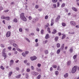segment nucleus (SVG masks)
<instances>
[{
  "instance_id": "nucleus-17",
  "label": "nucleus",
  "mask_w": 79,
  "mask_h": 79,
  "mask_svg": "<svg viewBox=\"0 0 79 79\" xmlns=\"http://www.w3.org/2000/svg\"><path fill=\"white\" fill-rule=\"evenodd\" d=\"M25 76L26 77V79H28L29 78V74L28 73H26L25 74Z\"/></svg>"
},
{
  "instance_id": "nucleus-38",
  "label": "nucleus",
  "mask_w": 79,
  "mask_h": 79,
  "mask_svg": "<svg viewBox=\"0 0 79 79\" xmlns=\"http://www.w3.org/2000/svg\"><path fill=\"white\" fill-rule=\"evenodd\" d=\"M37 70L39 73H40V72H41V69H37Z\"/></svg>"
},
{
  "instance_id": "nucleus-7",
  "label": "nucleus",
  "mask_w": 79,
  "mask_h": 79,
  "mask_svg": "<svg viewBox=\"0 0 79 79\" xmlns=\"http://www.w3.org/2000/svg\"><path fill=\"white\" fill-rule=\"evenodd\" d=\"M11 35V32L10 31H8L6 34V37H9Z\"/></svg>"
},
{
  "instance_id": "nucleus-6",
  "label": "nucleus",
  "mask_w": 79,
  "mask_h": 79,
  "mask_svg": "<svg viewBox=\"0 0 79 79\" xmlns=\"http://www.w3.org/2000/svg\"><path fill=\"white\" fill-rule=\"evenodd\" d=\"M39 20V18H36L33 20V23H35V22Z\"/></svg>"
},
{
  "instance_id": "nucleus-48",
  "label": "nucleus",
  "mask_w": 79,
  "mask_h": 79,
  "mask_svg": "<svg viewBox=\"0 0 79 79\" xmlns=\"http://www.w3.org/2000/svg\"><path fill=\"white\" fill-rule=\"evenodd\" d=\"M3 9V8L2 6H0V11L2 10Z\"/></svg>"
},
{
  "instance_id": "nucleus-36",
  "label": "nucleus",
  "mask_w": 79,
  "mask_h": 79,
  "mask_svg": "<svg viewBox=\"0 0 79 79\" xmlns=\"http://www.w3.org/2000/svg\"><path fill=\"white\" fill-rule=\"evenodd\" d=\"M52 67L54 68H57V66H56V65H52Z\"/></svg>"
},
{
  "instance_id": "nucleus-27",
  "label": "nucleus",
  "mask_w": 79,
  "mask_h": 79,
  "mask_svg": "<svg viewBox=\"0 0 79 79\" xmlns=\"http://www.w3.org/2000/svg\"><path fill=\"white\" fill-rule=\"evenodd\" d=\"M53 3H56L57 2H58V0H52Z\"/></svg>"
},
{
  "instance_id": "nucleus-54",
  "label": "nucleus",
  "mask_w": 79,
  "mask_h": 79,
  "mask_svg": "<svg viewBox=\"0 0 79 79\" xmlns=\"http://www.w3.org/2000/svg\"><path fill=\"white\" fill-rule=\"evenodd\" d=\"M9 10H4V12H5V13H7V12H8Z\"/></svg>"
},
{
  "instance_id": "nucleus-60",
  "label": "nucleus",
  "mask_w": 79,
  "mask_h": 79,
  "mask_svg": "<svg viewBox=\"0 0 79 79\" xmlns=\"http://www.w3.org/2000/svg\"><path fill=\"white\" fill-rule=\"evenodd\" d=\"M26 65L27 66H30V63H28L26 64Z\"/></svg>"
},
{
  "instance_id": "nucleus-3",
  "label": "nucleus",
  "mask_w": 79,
  "mask_h": 79,
  "mask_svg": "<svg viewBox=\"0 0 79 79\" xmlns=\"http://www.w3.org/2000/svg\"><path fill=\"white\" fill-rule=\"evenodd\" d=\"M77 66H74L72 69V73H75L77 70Z\"/></svg>"
},
{
  "instance_id": "nucleus-51",
  "label": "nucleus",
  "mask_w": 79,
  "mask_h": 79,
  "mask_svg": "<svg viewBox=\"0 0 79 79\" xmlns=\"http://www.w3.org/2000/svg\"><path fill=\"white\" fill-rule=\"evenodd\" d=\"M31 69L32 70H34V67L33 66L31 67Z\"/></svg>"
},
{
  "instance_id": "nucleus-57",
  "label": "nucleus",
  "mask_w": 79,
  "mask_h": 79,
  "mask_svg": "<svg viewBox=\"0 0 79 79\" xmlns=\"http://www.w3.org/2000/svg\"><path fill=\"white\" fill-rule=\"evenodd\" d=\"M28 18L29 20H31L32 19V17L31 16H29Z\"/></svg>"
},
{
  "instance_id": "nucleus-64",
  "label": "nucleus",
  "mask_w": 79,
  "mask_h": 79,
  "mask_svg": "<svg viewBox=\"0 0 79 79\" xmlns=\"http://www.w3.org/2000/svg\"><path fill=\"white\" fill-rule=\"evenodd\" d=\"M60 66H58L57 68V70H59V69H60Z\"/></svg>"
},
{
  "instance_id": "nucleus-1",
  "label": "nucleus",
  "mask_w": 79,
  "mask_h": 79,
  "mask_svg": "<svg viewBox=\"0 0 79 79\" xmlns=\"http://www.w3.org/2000/svg\"><path fill=\"white\" fill-rule=\"evenodd\" d=\"M20 18L24 21H27V18L24 16V13H22L20 14Z\"/></svg>"
},
{
  "instance_id": "nucleus-41",
  "label": "nucleus",
  "mask_w": 79,
  "mask_h": 79,
  "mask_svg": "<svg viewBox=\"0 0 79 79\" xmlns=\"http://www.w3.org/2000/svg\"><path fill=\"white\" fill-rule=\"evenodd\" d=\"M35 8H36V9H38V8H39V5H36L35 6Z\"/></svg>"
},
{
  "instance_id": "nucleus-28",
  "label": "nucleus",
  "mask_w": 79,
  "mask_h": 79,
  "mask_svg": "<svg viewBox=\"0 0 79 79\" xmlns=\"http://www.w3.org/2000/svg\"><path fill=\"white\" fill-rule=\"evenodd\" d=\"M58 37H56L55 38V40L56 42H57V41H58Z\"/></svg>"
},
{
  "instance_id": "nucleus-21",
  "label": "nucleus",
  "mask_w": 79,
  "mask_h": 79,
  "mask_svg": "<svg viewBox=\"0 0 79 79\" xmlns=\"http://www.w3.org/2000/svg\"><path fill=\"white\" fill-rule=\"evenodd\" d=\"M73 51V48H70L69 49V52H70V53H72Z\"/></svg>"
},
{
  "instance_id": "nucleus-37",
  "label": "nucleus",
  "mask_w": 79,
  "mask_h": 79,
  "mask_svg": "<svg viewBox=\"0 0 79 79\" xmlns=\"http://www.w3.org/2000/svg\"><path fill=\"white\" fill-rule=\"evenodd\" d=\"M77 55H75L73 56V59L74 60L75 59H76V58H77Z\"/></svg>"
},
{
  "instance_id": "nucleus-5",
  "label": "nucleus",
  "mask_w": 79,
  "mask_h": 79,
  "mask_svg": "<svg viewBox=\"0 0 79 79\" xmlns=\"http://www.w3.org/2000/svg\"><path fill=\"white\" fill-rule=\"evenodd\" d=\"M60 18H61L60 15H58L57 17V18L55 19V22H56V23L58 22V21H59V20H60Z\"/></svg>"
},
{
  "instance_id": "nucleus-12",
  "label": "nucleus",
  "mask_w": 79,
  "mask_h": 79,
  "mask_svg": "<svg viewBox=\"0 0 79 79\" xmlns=\"http://www.w3.org/2000/svg\"><path fill=\"white\" fill-rule=\"evenodd\" d=\"M14 62V61L13 60H11L10 61V66H11L13 64V63Z\"/></svg>"
},
{
  "instance_id": "nucleus-26",
  "label": "nucleus",
  "mask_w": 79,
  "mask_h": 79,
  "mask_svg": "<svg viewBox=\"0 0 79 79\" xmlns=\"http://www.w3.org/2000/svg\"><path fill=\"white\" fill-rule=\"evenodd\" d=\"M64 6H65V4L64 3H63L61 6V8H63V7H64Z\"/></svg>"
},
{
  "instance_id": "nucleus-47",
  "label": "nucleus",
  "mask_w": 79,
  "mask_h": 79,
  "mask_svg": "<svg viewBox=\"0 0 79 79\" xmlns=\"http://www.w3.org/2000/svg\"><path fill=\"white\" fill-rule=\"evenodd\" d=\"M41 34H44V30H42L41 31Z\"/></svg>"
},
{
  "instance_id": "nucleus-24",
  "label": "nucleus",
  "mask_w": 79,
  "mask_h": 79,
  "mask_svg": "<svg viewBox=\"0 0 79 79\" xmlns=\"http://www.w3.org/2000/svg\"><path fill=\"white\" fill-rule=\"evenodd\" d=\"M14 22L15 23H18V20L17 19L15 18L13 20Z\"/></svg>"
},
{
  "instance_id": "nucleus-35",
  "label": "nucleus",
  "mask_w": 79,
  "mask_h": 79,
  "mask_svg": "<svg viewBox=\"0 0 79 79\" xmlns=\"http://www.w3.org/2000/svg\"><path fill=\"white\" fill-rule=\"evenodd\" d=\"M40 77H41V75H39L38 76V77H37V78L38 79H40Z\"/></svg>"
},
{
  "instance_id": "nucleus-31",
  "label": "nucleus",
  "mask_w": 79,
  "mask_h": 79,
  "mask_svg": "<svg viewBox=\"0 0 79 79\" xmlns=\"http://www.w3.org/2000/svg\"><path fill=\"white\" fill-rule=\"evenodd\" d=\"M22 56H23V57H26V55H25V53H24V52H23L22 54Z\"/></svg>"
},
{
  "instance_id": "nucleus-8",
  "label": "nucleus",
  "mask_w": 79,
  "mask_h": 79,
  "mask_svg": "<svg viewBox=\"0 0 79 79\" xmlns=\"http://www.w3.org/2000/svg\"><path fill=\"white\" fill-rule=\"evenodd\" d=\"M70 24L72 26H76V23L73 21H71Z\"/></svg>"
},
{
  "instance_id": "nucleus-22",
  "label": "nucleus",
  "mask_w": 79,
  "mask_h": 79,
  "mask_svg": "<svg viewBox=\"0 0 79 79\" xmlns=\"http://www.w3.org/2000/svg\"><path fill=\"white\" fill-rule=\"evenodd\" d=\"M56 46L57 48H60V44L57 43L56 44Z\"/></svg>"
},
{
  "instance_id": "nucleus-15",
  "label": "nucleus",
  "mask_w": 79,
  "mask_h": 79,
  "mask_svg": "<svg viewBox=\"0 0 79 79\" xmlns=\"http://www.w3.org/2000/svg\"><path fill=\"white\" fill-rule=\"evenodd\" d=\"M57 32V31H56V30L55 29L53 30V31L52 32V34H56V33Z\"/></svg>"
},
{
  "instance_id": "nucleus-39",
  "label": "nucleus",
  "mask_w": 79,
  "mask_h": 79,
  "mask_svg": "<svg viewBox=\"0 0 79 79\" xmlns=\"http://www.w3.org/2000/svg\"><path fill=\"white\" fill-rule=\"evenodd\" d=\"M60 52V50L58 49V50H57L56 53L57 54H59Z\"/></svg>"
},
{
  "instance_id": "nucleus-25",
  "label": "nucleus",
  "mask_w": 79,
  "mask_h": 79,
  "mask_svg": "<svg viewBox=\"0 0 79 79\" xmlns=\"http://www.w3.org/2000/svg\"><path fill=\"white\" fill-rule=\"evenodd\" d=\"M71 61L69 60L68 62H67V64L69 66L71 64Z\"/></svg>"
},
{
  "instance_id": "nucleus-53",
  "label": "nucleus",
  "mask_w": 79,
  "mask_h": 79,
  "mask_svg": "<svg viewBox=\"0 0 79 79\" xmlns=\"http://www.w3.org/2000/svg\"><path fill=\"white\" fill-rule=\"evenodd\" d=\"M1 47H3V48H4V47H5V45H4L2 44H1Z\"/></svg>"
},
{
  "instance_id": "nucleus-9",
  "label": "nucleus",
  "mask_w": 79,
  "mask_h": 79,
  "mask_svg": "<svg viewBox=\"0 0 79 79\" xmlns=\"http://www.w3.org/2000/svg\"><path fill=\"white\" fill-rule=\"evenodd\" d=\"M31 61H34L35 60L37 59V57L35 56H33V57H31Z\"/></svg>"
},
{
  "instance_id": "nucleus-2",
  "label": "nucleus",
  "mask_w": 79,
  "mask_h": 79,
  "mask_svg": "<svg viewBox=\"0 0 79 79\" xmlns=\"http://www.w3.org/2000/svg\"><path fill=\"white\" fill-rule=\"evenodd\" d=\"M5 52H6V48H5L3 49L2 52V55L3 56L5 57L4 59H5V58H6L7 57V55H6V53H5Z\"/></svg>"
},
{
  "instance_id": "nucleus-18",
  "label": "nucleus",
  "mask_w": 79,
  "mask_h": 79,
  "mask_svg": "<svg viewBox=\"0 0 79 79\" xmlns=\"http://www.w3.org/2000/svg\"><path fill=\"white\" fill-rule=\"evenodd\" d=\"M25 40H27V42H29V43H30V40H29V39H28V38H25Z\"/></svg>"
},
{
  "instance_id": "nucleus-16",
  "label": "nucleus",
  "mask_w": 79,
  "mask_h": 79,
  "mask_svg": "<svg viewBox=\"0 0 79 79\" xmlns=\"http://www.w3.org/2000/svg\"><path fill=\"white\" fill-rule=\"evenodd\" d=\"M13 45L14 47H15V48H17V47H18V45H17V44H13Z\"/></svg>"
},
{
  "instance_id": "nucleus-49",
  "label": "nucleus",
  "mask_w": 79,
  "mask_h": 79,
  "mask_svg": "<svg viewBox=\"0 0 79 79\" xmlns=\"http://www.w3.org/2000/svg\"><path fill=\"white\" fill-rule=\"evenodd\" d=\"M27 60H25L24 61V63H25V64H26V63H27Z\"/></svg>"
},
{
  "instance_id": "nucleus-61",
  "label": "nucleus",
  "mask_w": 79,
  "mask_h": 79,
  "mask_svg": "<svg viewBox=\"0 0 79 79\" xmlns=\"http://www.w3.org/2000/svg\"><path fill=\"white\" fill-rule=\"evenodd\" d=\"M8 49L9 50H11V47H9L8 48Z\"/></svg>"
},
{
  "instance_id": "nucleus-33",
  "label": "nucleus",
  "mask_w": 79,
  "mask_h": 79,
  "mask_svg": "<svg viewBox=\"0 0 79 79\" xmlns=\"http://www.w3.org/2000/svg\"><path fill=\"white\" fill-rule=\"evenodd\" d=\"M0 68L1 69H2V70H4V69H5V68L3 67V66H1L0 67Z\"/></svg>"
},
{
  "instance_id": "nucleus-13",
  "label": "nucleus",
  "mask_w": 79,
  "mask_h": 79,
  "mask_svg": "<svg viewBox=\"0 0 79 79\" xmlns=\"http://www.w3.org/2000/svg\"><path fill=\"white\" fill-rule=\"evenodd\" d=\"M45 38L46 39H49V38H50L49 35L48 34H47L46 35Z\"/></svg>"
},
{
  "instance_id": "nucleus-14",
  "label": "nucleus",
  "mask_w": 79,
  "mask_h": 79,
  "mask_svg": "<svg viewBox=\"0 0 79 79\" xmlns=\"http://www.w3.org/2000/svg\"><path fill=\"white\" fill-rule=\"evenodd\" d=\"M10 17H5V19L7 20V21H9L10 19Z\"/></svg>"
},
{
  "instance_id": "nucleus-19",
  "label": "nucleus",
  "mask_w": 79,
  "mask_h": 79,
  "mask_svg": "<svg viewBox=\"0 0 79 79\" xmlns=\"http://www.w3.org/2000/svg\"><path fill=\"white\" fill-rule=\"evenodd\" d=\"M21 75L19 74L16 76L15 77L16 78H20V77H21Z\"/></svg>"
},
{
  "instance_id": "nucleus-42",
  "label": "nucleus",
  "mask_w": 79,
  "mask_h": 79,
  "mask_svg": "<svg viewBox=\"0 0 79 79\" xmlns=\"http://www.w3.org/2000/svg\"><path fill=\"white\" fill-rule=\"evenodd\" d=\"M48 18V15H46L45 17V19H47Z\"/></svg>"
},
{
  "instance_id": "nucleus-56",
  "label": "nucleus",
  "mask_w": 79,
  "mask_h": 79,
  "mask_svg": "<svg viewBox=\"0 0 79 79\" xmlns=\"http://www.w3.org/2000/svg\"><path fill=\"white\" fill-rule=\"evenodd\" d=\"M38 11H42V8H40V9H39L38 10Z\"/></svg>"
},
{
  "instance_id": "nucleus-34",
  "label": "nucleus",
  "mask_w": 79,
  "mask_h": 79,
  "mask_svg": "<svg viewBox=\"0 0 79 79\" xmlns=\"http://www.w3.org/2000/svg\"><path fill=\"white\" fill-rule=\"evenodd\" d=\"M65 37H66V35H63L61 38V39H64L65 38Z\"/></svg>"
},
{
  "instance_id": "nucleus-40",
  "label": "nucleus",
  "mask_w": 79,
  "mask_h": 79,
  "mask_svg": "<svg viewBox=\"0 0 79 79\" xmlns=\"http://www.w3.org/2000/svg\"><path fill=\"white\" fill-rule=\"evenodd\" d=\"M13 73V72H11L9 74V77H10L11 76V74Z\"/></svg>"
},
{
  "instance_id": "nucleus-23",
  "label": "nucleus",
  "mask_w": 79,
  "mask_h": 79,
  "mask_svg": "<svg viewBox=\"0 0 79 79\" xmlns=\"http://www.w3.org/2000/svg\"><path fill=\"white\" fill-rule=\"evenodd\" d=\"M64 77H68V73H66L64 75Z\"/></svg>"
},
{
  "instance_id": "nucleus-55",
  "label": "nucleus",
  "mask_w": 79,
  "mask_h": 79,
  "mask_svg": "<svg viewBox=\"0 0 79 79\" xmlns=\"http://www.w3.org/2000/svg\"><path fill=\"white\" fill-rule=\"evenodd\" d=\"M25 55H27L29 53V52L28 51H25Z\"/></svg>"
},
{
  "instance_id": "nucleus-44",
  "label": "nucleus",
  "mask_w": 79,
  "mask_h": 79,
  "mask_svg": "<svg viewBox=\"0 0 79 79\" xmlns=\"http://www.w3.org/2000/svg\"><path fill=\"white\" fill-rule=\"evenodd\" d=\"M15 69L17 71H19V67H16Z\"/></svg>"
},
{
  "instance_id": "nucleus-62",
  "label": "nucleus",
  "mask_w": 79,
  "mask_h": 79,
  "mask_svg": "<svg viewBox=\"0 0 79 79\" xmlns=\"http://www.w3.org/2000/svg\"><path fill=\"white\" fill-rule=\"evenodd\" d=\"M47 40H46L45 41L43 42L44 44H46V43H47Z\"/></svg>"
},
{
  "instance_id": "nucleus-29",
  "label": "nucleus",
  "mask_w": 79,
  "mask_h": 79,
  "mask_svg": "<svg viewBox=\"0 0 79 79\" xmlns=\"http://www.w3.org/2000/svg\"><path fill=\"white\" fill-rule=\"evenodd\" d=\"M55 73L56 76L58 75V71H56L55 72Z\"/></svg>"
},
{
  "instance_id": "nucleus-58",
  "label": "nucleus",
  "mask_w": 79,
  "mask_h": 79,
  "mask_svg": "<svg viewBox=\"0 0 79 79\" xmlns=\"http://www.w3.org/2000/svg\"><path fill=\"white\" fill-rule=\"evenodd\" d=\"M39 43H36V45H35V47H37L39 46Z\"/></svg>"
},
{
  "instance_id": "nucleus-43",
  "label": "nucleus",
  "mask_w": 79,
  "mask_h": 79,
  "mask_svg": "<svg viewBox=\"0 0 79 79\" xmlns=\"http://www.w3.org/2000/svg\"><path fill=\"white\" fill-rule=\"evenodd\" d=\"M53 6H54V8H56V4H54L53 5Z\"/></svg>"
},
{
  "instance_id": "nucleus-11",
  "label": "nucleus",
  "mask_w": 79,
  "mask_h": 79,
  "mask_svg": "<svg viewBox=\"0 0 79 79\" xmlns=\"http://www.w3.org/2000/svg\"><path fill=\"white\" fill-rule=\"evenodd\" d=\"M64 44H63L60 48V50H63V49H64Z\"/></svg>"
},
{
  "instance_id": "nucleus-4",
  "label": "nucleus",
  "mask_w": 79,
  "mask_h": 79,
  "mask_svg": "<svg viewBox=\"0 0 79 79\" xmlns=\"http://www.w3.org/2000/svg\"><path fill=\"white\" fill-rule=\"evenodd\" d=\"M31 74L35 76H37L39 74V73H38L35 72V71H33L31 72Z\"/></svg>"
},
{
  "instance_id": "nucleus-46",
  "label": "nucleus",
  "mask_w": 79,
  "mask_h": 79,
  "mask_svg": "<svg viewBox=\"0 0 79 79\" xmlns=\"http://www.w3.org/2000/svg\"><path fill=\"white\" fill-rule=\"evenodd\" d=\"M62 25L63 26H64V27L66 26V24L64 23H62Z\"/></svg>"
},
{
  "instance_id": "nucleus-63",
  "label": "nucleus",
  "mask_w": 79,
  "mask_h": 79,
  "mask_svg": "<svg viewBox=\"0 0 79 79\" xmlns=\"http://www.w3.org/2000/svg\"><path fill=\"white\" fill-rule=\"evenodd\" d=\"M11 27V26L9 25L8 26V28L9 29H10Z\"/></svg>"
},
{
  "instance_id": "nucleus-59",
  "label": "nucleus",
  "mask_w": 79,
  "mask_h": 79,
  "mask_svg": "<svg viewBox=\"0 0 79 79\" xmlns=\"http://www.w3.org/2000/svg\"><path fill=\"white\" fill-rule=\"evenodd\" d=\"M60 6V3L59 2H58L57 4V7H59Z\"/></svg>"
},
{
  "instance_id": "nucleus-30",
  "label": "nucleus",
  "mask_w": 79,
  "mask_h": 79,
  "mask_svg": "<svg viewBox=\"0 0 79 79\" xmlns=\"http://www.w3.org/2000/svg\"><path fill=\"white\" fill-rule=\"evenodd\" d=\"M1 18L2 19H5V16H4V15L2 16L1 17Z\"/></svg>"
},
{
  "instance_id": "nucleus-50",
  "label": "nucleus",
  "mask_w": 79,
  "mask_h": 79,
  "mask_svg": "<svg viewBox=\"0 0 79 79\" xmlns=\"http://www.w3.org/2000/svg\"><path fill=\"white\" fill-rule=\"evenodd\" d=\"M30 69H27V72H30Z\"/></svg>"
},
{
  "instance_id": "nucleus-10",
  "label": "nucleus",
  "mask_w": 79,
  "mask_h": 79,
  "mask_svg": "<svg viewBox=\"0 0 79 79\" xmlns=\"http://www.w3.org/2000/svg\"><path fill=\"white\" fill-rule=\"evenodd\" d=\"M51 26H53L54 24V19H51Z\"/></svg>"
},
{
  "instance_id": "nucleus-20",
  "label": "nucleus",
  "mask_w": 79,
  "mask_h": 79,
  "mask_svg": "<svg viewBox=\"0 0 79 79\" xmlns=\"http://www.w3.org/2000/svg\"><path fill=\"white\" fill-rule=\"evenodd\" d=\"M72 9L74 11H77V9L74 7H72Z\"/></svg>"
},
{
  "instance_id": "nucleus-45",
  "label": "nucleus",
  "mask_w": 79,
  "mask_h": 79,
  "mask_svg": "<svg viewBox=\"0 0 79 79\" xmlns=\"http://www.w3.org/2000/svg\"><path fill=\"white\" fill-rule=\"evenodd\" d=\"M19 32H22L23 31V29L22 28H20L19 29Z\"/></svg>"
},
{
  "instance_id": "nucleus-32",
  "label": "nucleus",
  "mask_w": 79,
  "mask_h": 79,
  "mask_svg": "<svg viewBox=\"0 0 79 79\" xmlns=\"http://www.w3.org/2000/svg\"><path fill=\"white\" fill-rule=\"evenodd\" d=\"M45 53L47 55L48 53V51L47 50H46L45 51Z\"/></svg>"
},
{
  "instance_id": "nucleus-52",
  "label": "nucleus",
  "mask_w": 79,
  "mask_h": 79,
  "mask_svg": "<svg viewBox=\"0 0 79 79\" xmlns=\"http://www.w3.org/2000/svg\"><path fill=\"white\" fill-rule=\"evenodd\" d=\"M37 66L38 67H40V66H41V64H40L39 63L38 64Z\"/></svg>"
}]
</instances>
